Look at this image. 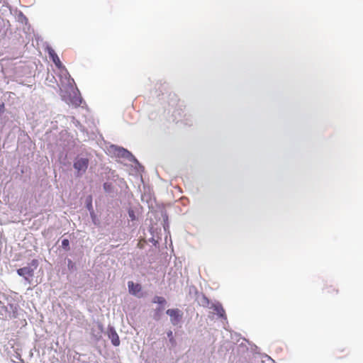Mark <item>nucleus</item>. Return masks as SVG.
<instances>
[{"instance_id":"obj_9","label":"nucleus","mask_w":363,"mask_h":363,"mask_svg":"<svg viewBox=\"0 0 363 363\" xmlns=\"http://www.w3.org/2000/svg\"><path fill=\"white\" fill-rule=\"evenodd\" d=\"M59 69H60V77H65V79L67 81V85L72 86V84L74 83V81L72 78H71L65 67L62 65V67Z\"/></svg>"},{"instance_id":"obj_19","label":"nucleus","mask_w":363,"mask_h":363,"mask_svg":"<svg viewBox=\"0 0 363 363\" xmlns=\"http://www.w3.org/2000/svg\"><path fill=\"white\" fill-rule=\"evenodd\" d=\"M188 121L186 123V125H191L192 124V120L191 119H187Z\"/></svg>"},{"instance_id":"obj_18","label":"nucleus","mask_w":363,"mask_h":363,"mask_svg":"<svg viewBox=\"0 0 363 363\" xmlns=\"http://www.w3.org/2000/svg\"><path fill=\"white\" fill-rule=\"evenodd\" d=\"M19 18H21L22 21L23 20L27 21L26 17L25 16H23L22 13H20Z\"/></svg>"},{"instance_id":"obj_2","label":"nucleus","mask_w":363,"mask_h":363,"mask_svg":"<svg viewBox=\"0 0 363 363\" xmlns=\"http://www.w3.org/2000/svg\"><path fill=\"white\" fill-rule=\"evenodd\" d=\"M89 160L86 157L78 155L74 160L73 167L76 170V176L82 177L86 171Z\"/></svg>"},{"instance_id":"obj_10","label":"nucleus","mask_w":363,"mask_h":363,"mask_svg":"<svg viewBox=\"0 0 363 363\" xmlns=\"http://www.w3.org/2000/svg\"><path fill=\"white\" fill-rule=\"evenodd\" d=\"M198 302L199 305L203 307H208L209 308L211 303H212L213 301H211L206 296L202 294L198 297Z\"/></svg>"},{"instance_id":"obj_1","label":"nucleus","mask_w":363,"mask_h":363,"mask_svg":"<svg viewBox=\"0 0 363 363\" xmlns=\"http://www.w3.org/2000/svg\"><path fill=\"white\" fill-rule=\"evenodd\" d=\"M108 152L109 154L113 155L116 157L121 158L125 161L134 162L135 164L140 165L138 161L133 154L122 147L111 145L108 147Z\"/></svg>"},{"instance_id":"obj_14","label":"nucleus","mask_w":363,"mask_h":363,"mask_svg":"<svg viewBox=\"0 0 363 363\" xmlns=\"http://www.w3.org/2000/svg\"><path fill=\"white\" fill-rule=\"evenodd\" d=\"M28 266L31 268L32 271L34 272L38 266V261L37 259H33Z\"/></svg>"},{"instance_id":"obj_16","label":"nucleus","mask_w":363,"mask_h":363,"mask_svg":"<svg viewBox=\"0 0 363 363\" xmlns=\"http://www.w3.org/2000/svg\"><path fill=\"white\" fill-rule=\"evenodd\" d=\"M103 186L106 192H111L112 191V185L111 183L105 182Z\"/></svg>"},{"instance_id":"obj_3","label":"nucleus","mask_w":363,"mask_h":363,"mask_svg":"<svg viewBox=\"0 0 363 363\" xmlns=\"http://www.w3.org/2000/svg\"><path fill=\"white\" fill-rule=\"evenodd\" d=\"M0 307H1V315L16 318L19 315L18 313V306L17 303H8L7 306H1V302L0 301Z\"/></svg>"},{"instance_id":"obj_17","label":"nucleus","mask_w":363,"mask_h":363,"mask_svg":"<svg viewBox=\"0 0 363 363\" xmlns=\"http://www.w3.org/2000/svg\"><path fill=\"white\" fill-rule=\"evenodd\" d=\"M128 216L131 220H135L136 219V216L135 212L133 209L130 208L128 210Z\"/></svg>"},{"instance_id":"obj_13","label":"nucleus","mask_w":363,"mask_h":363,"mask_svg":"<svg viewBox=\"0 0 363 363\" xmlns=\"http://www.w3.org/2000/svg\"><path fill=\"white\" fill-rule=\"evenodd\" d=\"M153 302L155 303H158L160 306H164L167 303L164 298L157 296L154 297Z\"/></svg>"},{"instance_id":"obj_6","label":"nucleus","mask_w":363,"mask_h":363,"mask_svg":"<svg viewBox=\"0 0 363 363\" xmlns=\"http://www.w3.org/2000/svg\"><path fill=\"white\" fill-rule=\"evenodd\" d=\"M128 291L130 294L138 298L142 296L141 290L142 286L140 284H135L132 281L128 282Z\"/></svg>"},{"instance_id":"obj_4","label":"nucleus","mask_w":363,"mask_h":363,"mask_svg":"<svg viewBox=\"0 0 363 363\" xmlns=\"http://www.w3.org/2000/svg\"><path fill=\"white\" fill-rule=\"evenodd\" d=\"M209 309L213 315H217L218 318H226L225 311L220 302L216 301H213L211 303Z\"/></svg>"},{"instance_id":"obj_7","label":"nucleus","mask_w":363,"mask_h":363,"mask_svg":"<svg viewBox=\"0 0 363 363\" xmlns=\"http://www.w3.org/2000/svg\"><path fill=\"white\" fill-rule=\"evenodd\" d=\"M48 55H49L50 58L52 60V62L55 65V66L57 68L62 67V64L60 62V60L59 57L55 53V50L52 48L48 47Z\"/></svg>"},{"instance_id":"obj_8","label":"nucleus","mask_w":363,"mask_h":363,"mask_svg":"<svg viewBox=\"0 0 363 363\" xmlns=\"http://www.w3.org/2000/svg\"><path fill=\"white\" fill-rule=\"evenodd\" d=\"M108 335L111 341V343L114 346H118L120 345V339L118 335L113 328H110L108 331Z\"/></svg>"},{"instance_id":"obj_20","label":"nucleus","mask_w":363,"mask_h":363,"mask_svg":"<svg viewBox=\"0 0 363 363\" xmlns=\"http://www.w3.org/2000/svg\"><path fill=\"white\" fill-rule=\"evenodd\" d=\"M167 227H168V225L164 223V230H167Z\"/></svg>"},{"instance_id":"obj_15","label":"nucleus","mask_w":363,"mask_h":363,"mask_svg":"<svg viewBox=\"0 0 363 363\" xmlns=\"http://www.w3.org/2000/svg\"><path fill=\"white\" fill-rule=\"evenodd\" d=\"M62 247L65 250H69V241L68 239H63L62 241Z\"/></svg>"},{"instance_id":"obj_12","label":"nucleus","mask_w":363,"mask_h":363,"mask_svg":"<svg viewBox=\"0 0 363 363\" xmlns=\"http://www.w3.org/2000/svg\"><path fill=\"white\" fill-rule=\"evenodd\" d=\"M180 311L177 308L176 309H168L166 311V314L170 316V318H179L180 316Z\"/></svg>"},{"instance_id":"obj_5","label":"nucleus","mask_w":363,"mask_h":363,"mask_svg":"<svg viewBox=\"0 0 363 363\" xmlns=\"http://www.w3.org/2000/svg\"><path fill=\"white\" fill-rule=\"evenodd\" d=\"M17 274L19 276L23 277L28 283H30V279L34 275V272L32 271V269L28 266L17 269Z\"/></svg>"},{"instance_id":"obj_11","label":"nucleus","mask_w":363,"mask_h":363,"mask_svg":"<svg viewBox=\"0 0 363 363\" xmlns=\"http://www.w3.org/2000/svg\"><path fill=\"white\" fill-rule=\"evenodd\" d=\"M70 102L75 106H79L82 102V99L80 96L77 95V92H74V96L70 99Z\"/></svg>"}]
</instances>
